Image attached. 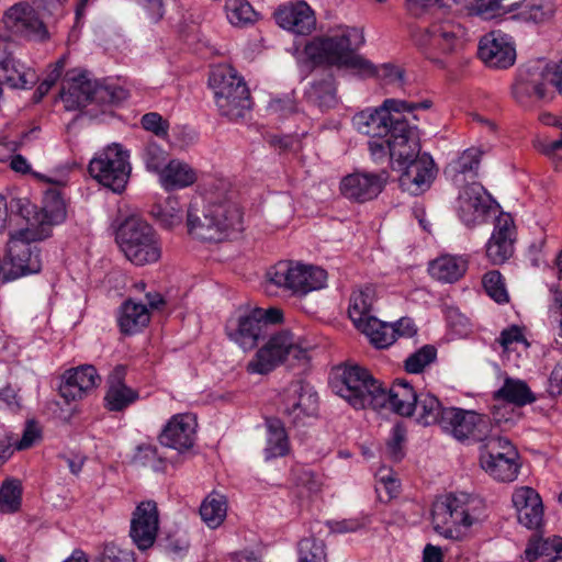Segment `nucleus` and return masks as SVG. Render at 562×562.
Segmentation results:
<instances>
[{"label":"nucleus","mask_w":562,"mask_h":562,"mask_svg":"<svg viewBox=\"0 0 562 562\" xmlns=\"http://www.w3.org/2000/svg\"><path fill=\"white\" fill-rule=\"evenodd\" d=\"M226 333L229 339L244 350L254 349L259 340L267 335V330L262 327L252 308L236 319L228 321Z\"/></svg>","instance_id":"obj_28"},{"label":"nucleus","mask_w":562,"mask_h":562,"mask_svg":"<svg viewBox=\"0 0 562 562\" xmlns=\"http://www.w3.org/2000/svg\"><path fill=\"white\" fill-rule=\"evenodd\" d=\"M101 383V376L91 364H82L67 370L59 386L60 396L67 402L82 400Z\"/></svg>","instance_id":"obj_24"},{"label":"nucleus","mask_w":562,"mask_h":562,"mask_svg":"<svg viewBox=\"0 0 562 562\" xmlns=\"http://www.w3.org/2000/svg\"><path fill=\"white\" fill-rule=\"evenodd\" d=\"M2 21L7 31L29 41L43 42L49 36L38 13L27 2H19L10 7L4 12Z\"/></svg>","instance_id":"obj_17"},{"label":"nucleus","mask_w":562,"mask_h":562,"mask_svg":"<svg viewBox=\"0 0 562 562\" xmlns=\"http://www.w3.org/2000/svg\"><path fill=\"white\" fill-rule=\"evenodd\" d=\"M509 456L494 461L480 462L482 469L492 477L502 482L514 481L519 472L520 464L517 450H510Z\"/></svg>","instance_id":"obj_41"},{"label":"nucleus","mask_w":562,"mask_h":562,"mask_svg":"<svg viewBox=\"0 0 562 562\" xmlns=\"http://www.w3.org/2000/svg\"><path fill=\"white\" fill-rule=\"evenodd\" d=\"M379 380L371 372L357 364L344 363L331 369L328 378L330 390L355 409L373 408Z\"/></svg>","instance_id":"obj_8"},{"label":"nucleus","mask_w":562,"mask_h":562,"mask_svg":"<svg viewBox=\"0 0 562 562\" xmlns=\"http://www.w3.org/2000/svg\"><path fill=\"white\" fill-rule=\"evenodd\" d=\"M89 173L102 186L120 193L125 189L131 173L128 154L117 144L108 146L90 160Z\"/></svg>","instance_id":"obj_14"},{"label":"nucleus","mask_w":562,"mask_h":562,"mask_svg":"<svg viewBox=\"0 0 562 562\" xmlns=\"http://www.w3.org/2000/svg\"><path fill=\"white\" fill-rule=\"evenodd\" d=\"M496 341L502 346L504 351L509 350L516 344H522L525 346H528V342L524 337L521 329L516 325H513L502 330Z\"/></svg>","instance_id":"obj_57"},{"label":"nucleus","mask_w":562,"mask_h":562,"mask_svg":"<svg viewBox=\"0 0 562 562\" xmlns=\"http://www.w3.org/2000/svg\"><path fill=\"white\" fill-rule=\"evenodd\" d=\"M198 179L196 171L180 159H171L158 176L159 184L166 191H173L192 186Z\"/></svg>","instance_id":"obj_31"},{"label":"nucleus","mask_w":562,"mask_h":562,"mask_svg":"<svg viewBox=\"0 0 562 562\" xmlns=\"http://www.w3.org/2000/svg\"><path fill=\"white\" fill-rule=\"evenodd\" d=\"M44 237L42 232L32 227L19 229L10 235L4 260V282L41 271V254L34 243Z\"/></svg>","instance_id":"obj_12"},{"label":"nucleus","mask_w":562,"mask_h":562,"mask_svg":"<svg viewBox=\"0 0 562 562\" xmlns=\"http://www.w3.org/2000/svg\"><path fill=\"white\" fill-rule=\"evenodd\" d=\"M480 443V462L504 459L510 450H517L507 438L492 435V431Z\"/></svg>","instance_id":"obj_45"},{"label":"nucleus","mask_w":562,"mask_h":562,"mask_svg":"<svg viewBox=\"0 0 562 562\" xmlns=\"http://www.w3.org/2000/svg\"><path fill=\"white\" fill-rule=\"evenodd\" d=\"M252 310L266 330L269 325H281L284 323V311L280 307H254Z\"/></svg>","instance_id":"obj_56"},{"label":"nucleus","mask_w":562,"mask_h":562,"mask_svg":"<svg viewBox=\"0 0 562 562\" xmlns=\"http://www.w3.org/2000/svg\"><path fill=\"white\" fill-rule=\"evenodd\" d=\"M140 124L146 131L154 133L156 136L165 137L168 135L169 124L157 112L144 114Z\"/></svg>","instance_id":"obj_55"},{"label":"nucleus","mask_w":562,"mask_h":562,"mask_svg":"<svg viewBox=\"0 0 562 562\" xmlns=\"http://www.w3.org/2000/svg\"><path fill=\"white\" fill-rule=\"evenodd\" d=\"M159 529L157 504L146 501L138 504L131 520L130 536L139 550L150 548Z\"/></svg>","instance_id":"obj_19"},{"label":"nucleus","mask_w":562,"mask_h":562,"mask_svg":"<svg viewBox=\"0 0 562 562\" xmlns=\"http://www.w3.org/2000/svg\"><path fill=\"white\" fill-rule=\"evenodd\" d=\"M70 170H71L70 166L64 165V166L58 167L55 170L54 176L48 177V176H44V175H41L37 172H34L33 175H34V177H36L37 179H40L42 181L63 187V186H66V183L68 181V176H69Z\"/></svg>","instance_id":"obj_64"},{"label":"nucleus","mask_w":562,"mask_h":562,"mask_svg":"<svg viewBox=\"0 0 562 562\" xmlns=\"http://www.w3.org/2000/svg\"><path fill=\"white\" fill-rule=\"evenodd\" d=\"M150 321L146 304L133 300L125 301L120 307L119 326L122 333L133 335L145 328Z\"/></svg>","instance_id":"obj_32"},{"label":"nucleus","mask_w":562,"mask_h":562,"mask_svg":"<svg viewBox=\"0 0 562 562\" xmlns=\"http://www.w3.org/2000/svg\"><path fill=\"white\" fill-rule=\"evenodd\" d=\"M151 213L166 228H173L183 220L182 205L177 196H168L162 203L154 205Z\"/></svg>","instance_id":"obj_44"},{"label":"nucleus","mask_w":562,"mask_h":562,"mask_svg":"<svg viewBox=\"0 0 562 562\" xmlns=\"http://www.w3.org/2000/svg\"><path fill=\"white\" fill-rule=\"evenodd\" d=\"M142 159L149 172L161 173L168 164V153L156 143H147L142 153Z\"/></svg>","instance_id":"obj_53"},{"label":"nucleus","mask_w":562,"mask_h":562,"mask_svg":"<svg viewBox=\"0 0 562 562\" xmlns=\"http://www.w3.org/2000/svg\"><path fill=\"white\" fill-rule=\"evenodd\" d=\"M196 418L192 414H177L164 427L159 440L165 447L179 452L190 450L196 438Z\"/></svg>","instance_id":"obj_23"},{"label":"nucleus","mask_w":562,"mask_h":562,"mask_svg":"<svg viewBox=\"0 0 562 562\" xmlns=\"http://www.w3.org/2000/svg\"><path fill=\"white\" fill-rule=\"evenodd\" d=\"M364 42L362 31L341 27L335 35L318 37V109H331L338 104L337 88L333 68L361 67L386 83L403 85L404 71L392 64L374 67L355 55Z\"/></svg>","instance_id":"obj_1"},{"label":"nucleus","mask_w":562,"mask_h":562,"mask_svg":"<svg viewBox=\"0 0 562 562\" xmlns=\"http://www.w3.org/2000/svg\"><path fill=\"white\" fill-rule=\"evenodd\" d=\"M386 180V171L380 173L355 172L342 178L340 191L349 200L366 202L381 193Z\"/></svg>","instance_id":"obj_25"},{"label":"nucleus","mask_w":562,"mask_h":562,"mask_svg":"<svg viewBox=\"0 0 562 562\" xmlns=\"http://www.w3.org/2000/svg\"><path fill=\"white\" fill-rule=\"evenodd\" d=\"M209 87L223 116L237 120L250 109V93L246 82L232 66H214L210 72Z\"/></svg>","instance_id":"obj_10"},{"label":"nucleus","mask_w":562,"mask_h":562,"mask_svg":"<svg viewBox=\"0 0 562 562\" xmlns=\"http://www.w3.org/2000/svg\"><path fill=\"white\" fill-rule=\"evenodd\" d=\"M226 514V497L216 492L209 494L200 506L201 518L211 529L220 527L223 524Z\"/></svg>","instance_id":"obj_43"},{"label":"nucleus","mask_w":562,"mask_h":562,"mask_svg":"<svg viewBox=\"0 0 562 562\" xmlns=\"http://www.w3.org/2000/svg\"><path fill=\"white\" fill-rule=\"evenodd\" d=\"M187 226L192 237L218 243L244 229L243 212L224 187L211 189L192 198Z\"/></svg>","instance_id":"obj_2"},{"label":"nucleus","mask_w":562,"mask_h":562,"mask_svg":"<svg viewBox=\"0 0 562 562\" xmlns=\"http://www.w3.org/2000/svg\"><path fill=\"white\" fill-rule=\"evenodd\" d=\"M127 98V91L116 86H103L86 72L71 71L63 83L60 99L67 111H76L89 104H117Z\"/></svg>","instance_id":"obj_9"},{"label":"nucleus","mask_w":562,"mask_h":562,"mask_svg":"<svg viewBox=\"0 0 562 562\" xmlns=\"http://www.w3.org/2000/svg\"><path fill=\"white\" fill-rule=\"evenodd\" d=\"M133 462L154 472H164L167 468V460L158 453L156 446L149 443L137 446L133 456Z\"/></svg>","instance_id":"obj_47"},{"label":"nucleus","mask_w":562,"mask_h":562,"mask_svg":"<svg viewBox=\"0 0 562 562\" xmlns=\"http://www.w3.org/2000/svg\"><path fill=\"white\" fill-rule=\"evenodd\" d=\"M552 303L549 307L550 317L559 325V336L562 337V290L559 286L550 289Z\"/></svg>","instance_id":"obj_61"},{"label":"nucleus","mask_w":562,"mask_h":562,"mask_svg":"<svg viewBox=\"0 0 562 562\" xmlns=\"http://www.w3.org/2000/svg\"><path fill=\"white\" fill-rule=\"evenodd\" d=\"M482 518L483 503L467 493L442 495L432 504L434 530L446 539H462Z\"/></svg>","instance_id":"obj_7"},{"label":"nucleus","mask_w":562,"mask_h":562,"mask_svg":"<svg viewBox=\"0 0 562 562\" xmlns=\"http://www.w3.org/2000/svg\"><path fill=\"white\" fill-rule=\"evenodd\" d=\"M116 243L126 257L135 266L157 262L161 257L159 237L154 227L146 221L131 216L117 229Z\"/></svg>","instance_id":"obj_11"},{"label":"nucleus","mask_w":562,"mask_h":562,"mask_svg":"<svg viewBox=\"0 0 562 562\" xmlns=\"http://www.w3.org/2000/svg\"><path fill=\"white\" fill-rule=\"evenodd\" d=\"M99 560L100 562H136L133 550L115 543L105 544Z\"/></svg>","instance_id":"obj_54"},{"label":"nucleus","mask_w":562,"mask_h":562,"mask_svg":"<svg viewBox=\"0 0 562 562\" xmlns=\"http://www.w3.org/2000/svg\"><path fill=\"white\" fill-rule=\"evenodd\" d=\"M225 10L229 23L235 26H244L256 20V12L247 0H226Z\"/></svg>","instance_id":"obj_48"},{"label":"nucleus","mask_w":562,"mask_h":562,"mask_svg":"<svg viewBox=\"0 0 562 562\" xmlns=\"http://www.w3.org/2000/svg\"><path fill=\"white\" fill-rule=\"evenodd\" d=\"M514 221L508 214L499 215L486 244V256L493 265H502L514 254Z\"/></svg>","instance_id":"obj_27"},{"label":"nucleus","mask_w":562,"mask_h":562,"mask_svg":"<svg viewBox=\"0 0 562 562\" xmlns=\"http://www.w3.org/2000/svg\"><path fill=\"white\" fill-rule=\"evenodd\" d=\"M446 408L435 394L422 391L418 393L416 404L414 405L416 422L423 426L438 424L441 427V419Z\"/></svg>","instance_id":"obj_33"},{"label":"nucleus","mask_w":562,"mask_h":562,"mask_svg":"<svg viewBox=\"0 0 562 562\" xmlns=\"http://www.w3.org/2000/svg\"><path fill=\"white\" fill-rule=\"evenodd\" d=\"M316 540L314 537L304 538L299 542V562H316Z\"/></svg>","instance_id":"obj_63"},{"label":"nucleus","mask_w":562,"mask_h":562,"mask_svg":"<svg viewBox=\"0 0 562 562\" xmlns=\"http://www.w3.org/2000/svg\"><path fill=\"white\" fill-rule=\"evenodd\" d=\"M277 24L295 35L293 55L301 74L306 77L316 68V18L314 10L303 0L279 5L273 12Z\"/></svg>","instance_id":"obj_5"},{"label":"nucleus","mask_w":562,"mask_h":562,"mask_svg":"<svg viewBox=\"0 0 562 562\" xmlns=\"http://www.w3.org/2000/svg\"><path fill=\"white\" fill-rule=\"evenodd\" d=\"M313 344L290 329H280L269 336L247 363V372L268 374L279 366L291 362L294 366H308L313 360Z\"/></svg>","instance_id":"obj_6"},{"label":"nucleus","mask_w":562,"mask_h":562,"mask_svg":"<svg viewBox=\"0 0 562 562\" xmlns=\"http://www.w3.org/2000/svg\"><path fill=\"white\" fill-rule=\"evenodd\" d=\"M406 427L396 423L386 440L385 454L393 461H401L405 456Z\"/></svg>","instance_id":"obj_52"},{"label":"nucleus","mask_w":562,"mask_h":562,"mask_svg":"<svg viewBox=\"0 0 562 562\" xmlns=\"http://www.w3.org/2000/svg\"><path fill=\"white\" fill-rule=\"evenodd\" d=\"M125 376L126 368L119 364L113 368L106 379L103 403L109 412L125 411L139 398L138 391L125 383Z\"/></svg>","instance_id":"obj_26"},{"label":"nucleus","mask_w":562,"mask_h":562,"mask_svg":"<svg viewBox=\"0 0 562 562\" xmlns=\"http://www.w3.org/2000/svg\"><path fill=\"white\" fill-rule=\"evenodd\" d=\"M316 412V397L312 393H300L299 401L285 409V414L291 417L294 425H306V419H311Z\"/></svg>","instance_id":"obj_46"},{"label":"nucleus","mask_w":562,"mask_h":562,"mask_svg":"<svg viewBox=\"0 0 562 562\" xmlns=\"http://www.w3.org/2000/svg\"><path fill=\"white\" fill-rule=\"evenodd\" d=\"M41 438V430L36 423L29 422L23 431L22 438L15 442L16 450L31 448Z\"/></svg>","instance_id":"obj_59"},{"label":"nucleus","mask_w":562,"mask_h":562,"mask_svg":"<svg viewBox=\"0 0 562 562\" xmlns=\"http://www.w3.org/2000/svg\"><path fill=\"white\" fill-rule=\"evenodd\" d=\"M390 137L381 136V138H371L368 143L369 150L374 160L390 156L396 164V168L401 171L400 187L403 191L412 195H419L428 190L435 179L436 170L432 158L427 155H420V144L418 133L416 132V149L409 147L408 142L398 145V153L403 151V156L393 153L389 145Z\"/></svg>","instance_id":"obj_3"},{"label":"nucleus","mask_w":562,"mask_h":562,"mask_svg":"<svg viewBox=\"0 0 562 562\" xmlns=\"http://www.w3.org/2000/svg\"><path fill=\"white\" fill-rule=\"evenodd\" d=\"M552 77V66L547 61L536 60L527 64L519 70L513 86L514 98L521 104L544 99L548 86H553Z\"/></svg>","instance_id":"obj_16"},{"label":"nucleus","mask_w":562,"mask_h":562,"mask_svg":"<svg viewBox=\"0 0 562 562\" xmlns=\"http://www.w3.org/2000/svg\"><path fill=\"white\" fill-rule=\"evenodd\" d=\"M315 276L313 265L299 260H280L266 273L269 284L296 297H304L316 289Z\"/></svg>","instance_id":"obj_13"},{"label":"nucleus","mask_w":562,"mask_h":562,"mask_svg":"<svg viewBox=\"0 0 562 562\" xmlns=\"http://www.w3.org/2000/svg\"><path fill=\"white\" fill-rule=\"evenodd\" d=\"M375 394L379 395V401L374 402L373 411L389 408L401 416H412L414 414V405L418 393L408 382L397 379L390 389H385L379 382Z\"/></svg>","instance_id":"obj_20"},{"label":"nucleus","mask_w":562,"mask_h":562,"mask_svg":"<svg viewBox=\"0 0 562 562\" xmlns=\"http://www.w3.org/2000/svg\"><path fill=\"white\" fill-rule=\"evenodd\" d=\"M400 99H385L380 106L367 108L352 117L355 128L371 138L387 136L393 153L398 155V145L408 142L409 147L416 149V126L408 123V119L397 112L401 106ZM403 151L400 156H403Z\"/></svg>","instance_id":"obj_4"},{"label":"nucleus","mask_w":562,"mask_h":562,"mask_svg":"<svg viewBox=\"0 0 562 562\" xmlns=\"http://www.w3.org/2000/svg\"><path fill=\"white\" fill-rule=\"evenodd\" d=\"M375 300L376 289L371 283L361 285L352 291L348 314L353 324L372 316L371 310Z\"/></svg>","instance_id":"obj_38"},{"label":"nucleus","mask_w":562,"mask_h":562,"mask_svg":"<svg viewBox=\"0 0 562 562\" xmlns=\"http://www.w3.org/2000/svg\"><path fill=\"white\" fill-rule=\"evenodd\" d=\"M65 67V59L60 58L56 64L54 69L49 72L47 78L43 80L36 89V94H38V99L43 98L50 88L56 83V81L61 76L63 69Z\"/></svg>","instance_id":"obj_62"},{"label":"nucleus","mask_w":562,"mask_h":562,"mask_svg":"<svg viewBox=\"0 0 562 562\" xmlns=\"http://www.w3.org/2000/svg\"><path fill=\"white\" fill-rule=\"evenodd\" d=\"M437 349L431 345H425L412 352L404 361V369L407 373L419 374L435 362Z\"/></svg>","instance_id":"obj_49"},{"label":"nucleus","mask_w":562,"mask_h":562,"mask_svg":"<svg viewBox=\"0 0 562 562\" xmlns=\"http://www.w3.org/2000/svg\"><path fill=\"white\" fill-rule=\"evenodd\" d=\"M22 490L16 480L5 481L0 487V512L2 514H12L19 510L21 506Z\"/></svg>","instance_id":"obj_50"},{"label":"nucleus","mask_w":562,"mask_h":562,"mask_svg":"<svg viewBox=\"0 0 562 562\" xmlns=\"http://www.w3.org/2000/svg\"><path fill=\"white\" fill-rule=\"evenodd\" d=\"M268 110L271 114L279 117H288L295 113L296 106L294 101L290 97L273 99L268 105Z\"/></svg>","instance_id":"obj_58"},{"label":"nucleus","mask_w":562,"mask_h":562,"mask_svg":"<svg viewBox=\"0 0 562 562\" xmlns=\"http://www.w3.org/2000/svg\"><path fill=\"white\" fill-rule=\"evenodd\" d=\"M266 460L283 457L289 452V438L283 423L278 418H267Z\"/></svg>","instance_id":"obj_39"},{"label":"nucleus","mask_w":562,"mask_h":562,"mask_svg":"<svg viewBox=\"0 0 562 562\" xmlns=\"http://www.w3.org/2000/svg\"><path fill=\"white\" fill-rule=\"evenodd\" d=\"M456 209L463 224L477 225L484 221L490 209V196L482 184L472 182L461 189Z\"/></svg>","instance_id":"obj_21"},{"label":"nucleus","mask_w":562,"mask_h":562,"mask_svg":"<svg viewBox=\"0 0 562 562\" xmlns=\"http://www.w3.org/2000/svg\"><path fill=\"white\" fill-rule=\"evenodd\" d=\"M468 260L461 256L443 255L429 265V272L435 279L452 283L467 271Z\"/></svg>","instance_id":"obj_34"},{"label":"nucleus","mask_w":562,"mask_h":562,"mask_svg":"<svg viewBox=\"0 0 562 562\" xmlns=\"http://www.w3.org/2000/svg\"><path fill=\"white\" fill-rule=\"evenodd\" d=\"M486 294L498 304L507 303L509 295L503 276L497 270L487 271L482 278Z\"/></svg>","instance_id":"obj_51"},{"label":"nucleus","mask_w":562,"mask_h":562,"mask_svg":"<svg viewBox=\"0 0 562 562\" xmlns=\"http://www.w3.org/2000/svg\"><path fill=\"white\" fill-rule=\"evenodd\" d=\"M441 428L461 442L475 443L486 439L492 431V424L485 415L458 407H447L441 419Z\"/></svg>","instance_id":"obj_15"},{"label":"nucleus","mask_w":562,"mask_h":562,"mask_svg":"<svg viewBox=\"0 0 562 562\" xmlns=\"http://www.w3.org/2000/svg\"><path fill=\"white\" fill-rule=\"evenodd\" d=\"M0 79L12 88L30 89L37 81V76L9 52L0 58Z\"/></svg>","instance_id":"obj_30"},{"label":"nucleus","mask_w":562,"mask_h":562,"mask_svg":"<svg viewBox=\"0 0 562 562\" xmlns=\"http://www.w3.org/2000/svg\"><path fill=\"white\" fill-rule=\"evenodd\" d=\"M525 555L529 562H562V538L554 536L530 540Z\"/></svg>","instance_id":"obj_35"},{"label":"nucleus","mask_w":562,"mask_h":562,"mask_svg":"<svg viewBox=\"0 0 562 562\" xmlns=\"http://www.w3.org/2000/svg\"><path fill=\"white\" fill-rule=\"evenodd\" d=\"M519 524L528 529L538 528L543 518V505L540 495L528 486L517 488L512 497Z\"/></svg>","instance_id":"obj_29"},{"label":"nucleus","mask_w":562,"mask_h":562,"mask_svg":"<svg viewBox=\"0 0 562 562\" xmlns=\"http://www.w3.org/2000/svg\"><path fill=\"white\" fill-rule=\"evenodd\" d=\"M376 348H387L394 342V329L389 323L370 316L353 324Z\"/></svg>","instance_id":"obj_40"},{"label":"nucleus","mask_w":562,"mask_h":562,"mask_svg":"<svg viewBox=\"0 0 562 562\" xmlns=\"http://www.w3.org/2000/svg\"><path fill=\"white\" fill-rule=\"evenodd\" d=\"M519 9V12L513 18L525 22L544 23L549 21L555 12L553 0H530L524 3L515 2L510 5L508 12Z\"/></svg>","instance_id":"obj_37"},{"label":"nucleus","mask_w":562,"mask_h":562,"mask_svg":"<svg viewBox=\"0 0 562 562\" xmlns=\"http://www.w3.org/2000/svg\"><path fill=\"white\" fill-rule=\"evenodd\" d=\"M462 34L461 26L453 22H436L416 37V43L431 58L436 52L449 54L457 50L462 45Z\"/></svg>","instance_id":"obj_18"},{"label":"nucleus","mask_w":562,"mask_h":562,"mask_svg":"<svg viewBox=\"0 0 562 562\" xmlns=\"http://www.w3.org/2000/svg\"><path fill=\"white\" fill-rule=\"evenodd\" d=\"M479 56L488 66L507 68L516 58V50L512 37L499 30L484 35L479 44Z\"/></svg>","instance_id":"obj_22"},{"label":"nucleus","mask_w":562,"mask_h":562,"mask_svg":"<svg viewBox=\"0 0 562 562\" xmlns=\"http://www.w3.org/2000/svg\"><path fill=\"white\" fill-rule=\"evenodd\" d=\"M481 156L482 151L479 148L472 147L465 149L459 157L449 162L446 168V173H448L456 183L463 180L461 179L462 176H476Z\"/></svg>","instance_id":"obj_42"},{"label":"nucleus","mask_w":562,"mask_h":562,"mask_svg":"<svg viewBox=\"0 0 562 562\" xmlns=\"http://www.w3.org/2000/svg\"><path fill=\"white\" fill-rule=\"evenodd\" d=\"M493 397L494 400L510 403L519 407L536 401V396L525 381L509 376L505 378L503 385L494 392Z\"/></svg>","instance_id":"obj_36"},{"label":"nucleus","mask_w":562,"mask_h":562,"mask_svg":"<svg viewBox=\"0 0 562 562\" xmlns=\"http://www.w3.org/2000/svg\"><path fill=\"white\" fill-rule=\"evenodd\" d=\"M503 0H470L471 10L485 19L495 15Z\"/></svg>","instance_id":"obj_60"}]
</instances>
